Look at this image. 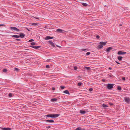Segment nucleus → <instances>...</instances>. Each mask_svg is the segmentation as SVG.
Returning a JSON list of instances; mask_svg holds the SVG:
<instances>
[{
	"mask_svg": "<svg viewBox=\"0 0 130 130\" xmlns=\"http://www.w3.org/2000/svg\"><path fill=\"white\" fill-rule=\"evenodd\" d=\"M107 42V41L105 42H99V44L98 45V47L99 49H101L103 47V46H105Z\"/></svg>",
	"mask_w": 130,
	"mask_h": 130,
	"instance_id": "nucleus-1",
	"label": "nucleus"
},
{
	"mask_svg": "<svg viewBox=\"0 0 130 130\" xmlns=\"http://www.w3.org/2000/svg\"><path fill=\"white\" fill-rule=\"evenodd\" d=\"M59 115H60L59 114H50L46 115L45 116H46V117H48L55 118L58 117Z\"/></svg>",
	"mask_w": 130,
	"mask_h": 130,
	"instance_id": "nucleus-2",
	"label": "nucleus"
},
{
	"mask_svg": "<svg viewBox=\"0 0 130 130\" xmlns=\"http://www.w3.org/2000/svg\"><path fill=\"white\" fill-rule=\"evenodd\" d=\"M114 84H107V87L108 89H112L114 85Z\"/></svg>",
	"mask_w": 130,
	"mask_h": 130,
	"instance_id": "nucleus-3",
	"label": "nucleus"
},
{
	"mask_svg": "<svg viewBox=\"0 0 130 130\" xmlns=\"http://www.w3.org/2000/svg\"><path fill=\"white\" fill-rule=\"evenodd\" d=\"M10 29L11 30H14L16 31H20L19 29L15 27H10Z\"/></svg>",
	"mask_w": 130,
	"mask_h": 130,
	"instance_id": "nucleus-4",
	"label": "nucleus"
},
{
	"mask_svg": "<svg viewBox=\"0 0 130 130\" xmlns=\"http://www.w3.org/2000/svg\"><path fill=\"white\" fill-rule=\"evenodd\" d=\"M126 53L125 52L119 51L118 52V54L119 55H122L124 54H126Z\"/></svg>",
	"mask_w": 130,
	"mask_h": 130,
	"instance_id": "nucleus-5",
	"label": "nucleus"
},
{
	"mask_svg": "<svg viewBox=\"0 0 130 130\" xmlns=\"http://www.w3.org/2000/svg\"><path fill=\"white\" fill-rule=\"evenodd\" d=\"M44 121L46 122L49 123H53L54 122L53 120H45Z\"/></svg>",
	"mask_w": 130,
	"mask_h": 130,
	"instance_id": "nucleus-6",
	"label": "nucleus"
},
{
	"mask_svg": "<svg viewBox=\"0 0 130 130\" xmlns=\"http://www.w3.org/2000/svg\"><path fill=\"white\" fill-rule=\"evenodd\" d=\"M49 43L53 47H55V45L53 43L52 41H48Z\"/></svg>",
	"mask_w": 130,
	"mask_h": 130,
	"instance_id": "nucleus-7",
	"label": "nucleus"
},
{
	"mask_svg": "<svg viewBox=\"0 0 130 130\" xmlns=\"http://www.w3.org/2000/svg\"><path fill=\"white\" fill-rule=\"evenodd\" d=\"M25 36V35L23 33H21L20 34L19 37L21 38H23Z\"/></svg>",
	"mask_w": 130,
	"mask_h": 130,
	"instance_id": "nucleus-8",
	"label": "nucleus"
},
{
	"mask_svg": "<svg viewBox=\"0 0 130 130\" xmlns=\"http://www.w3.org/2000/svg\"><path fill=\"white\" fill-rule=\"evenodd\" d=\"M29 46L31 47L36 49L39 48L41 47V46Z\"/></svg>",
	"mask_w": 130,
	"mask_h": 130,
	"instance_id": "nucleus-9",
	"label": "nucleus"
},
{
	"mask_svg": "<svg viewBox=\"0 0 130 130\" xmlns=\"http://www.w3.org/2000/svg\"><path fill=\"white\" fill-rule=\"evenodd\" d=\"M124 100L127 103H129L130 102V99L129 98H125Z\"/></svg>",
	"mask_w": 130,
	"mask_h": 130,
	"instance_id": "nucleus-10",
	"label": "nucleus"
},
{
	"mask_svg": "<svg viewBox=\"0 0 130 130\" xmlns=\"http://www.w3.org/2000/svg\"><path fill=\"white\" fill-rule=\"evenodd\" d=\"M113 48L111 47H108L106 51L107 52L109 53L110 52V50L112 49Z\"/></svg>",
	"mask_w": 130,
	"mask_h": 130,
	"instance_id": "nucleus-11",
	"label": "nucleus"
},
{
	"mask_svg": "<svg viewBox=\"0 0 130 130\" xmlns=\"http://www.w3.org/2000/svg\"><path fill=\"white\" fill-rule=\"evenodd\" d=\"M11 128H9L3 127L2 128V130H11Z\"/></svg>",
	"mask_w": 130,
	"mask_h": 130,
	"instance_id": "nucleus-12",
	"label": "nucleus"
},
{
	"mask_svg": "<svg viewBox=\"0 0 130 130\" xmlns=\"http://www.w3.org/2000/svg\"><path fill=\"white\" fill-rule=\"evenodd\" d=\"M53 37H51L50 36H47L45 38V40H49L50 39H52L54 38Z\"/></svg>",
	"mask_w": 130,
	"mask_h": 130,
	"instance_id": "nucleus-13",
	"label": "nucleus"
},
{
	"mask_svg": "<svg viewBox=\"0 0 130 130\" xmlns=\"http://www.w3.org/2000/svg\"><path fill=\"white\" fill-rule=\"evenodd\" d=\"M63 30L61 29H58L56 30V31L57 32L61 33L62 32Z\"/></svg>",
	"mask_w": 130,
	"mask_h": 130,
	"instance_id": "nucleus-14",
	"label": "nucleus"
},
{
	"mask_svg": "<svg viewBox=\"0 0 130 130\" xmlns=\"http://www.w3.org/2000/svg\"><path fill=\"white\" fill-rule=\"evenodd\" d=\"M63 92L65 94H67L69 95L70 94V93L67 90H66L64 91Z\"/></svg>",
	"mask_w": 130,
	"mask_h": 130,
	"instance_id": "nucleus-15",
	"label": "nucleus"
},
{
	"mask_svg": "<svg viewBox=\"0 0 130 130\" xmlns=\"http://www.w3.org/2000/svg\"><path fill=\"white\" fill-rule=\"evenodd\" d=\"M15 38H18L19 37V36L17 35H13L12 36H11Z\"/></svg>",
	"mask_w": 130,
	"mask_h": 130,
	"instance_id": "nucleus-16",
	"label": "nucleus"
},
{
	"mask_svg": "<svg viewBox=\"0 0 130 130\" xmlns=\"http://www.w3.org/2000/svg\"><path fill=\"white\" fill-rule=\"evenodd\" d=\"M57 100L58 99H57L54 98L51 99V101L52 102H54L57 101Z\"/></svg>",
	"mask_w": 130,
	"mask_h": 130,
	"instance_id": "nucleus-17",
	"label": "nucleus"
},
{
	"mask_svg": "<svg viewBox=\"0 0 130 130\" xmlns=\"http://www.w3.org/2000/svg\"><path fill=\"white\" fill-rule=\"evenodd\" d=\"M80 112L82 114H85L86 112V111L83 110H81L80 111Z\"/></svg>",
	"mask_w": 130,
	"mask_h": 130,
	"instance_id": "nucleus-18",
	"label": "nucleus"
},
{
	"mask_svg": "<svg viewBox=\"0 0 130 130\" xmlns=\"http://www.w3.org/2000/svg\"><path fill=\"white\" fill-rule=\"evenodd\" d=\"M82 4L84 6L87 7L88 6V4L86 3H82Z\"/></svg>",
	"mask_w": 130,
	"mask_h": 130,
	"instance_id": "nucleus-19",
	"label": "nucleus"
},
{
	"mask_svg": "<svg viewBox=\"0 0 130 130\" xmlns=\"http://www.w3.org/2000/svg\"><path fill=\"white\" fill-rule=\"evenodd\" d=\"M122 58L123 57H122L121 56H119L118 57V59L119 60L121 61L122 60Z\"/></svg>",
	"mask_w": 130,
	"mask_h": 130,
	"instance_id": "nucleus-20",
	"label": "nucleus"
},
{
	"mask_svg": "<svg viewBox=\"0 0 130 130\" xmlns=\"http://www.w3.org/2000/svg\"><path fill=\"white\" fill-rule=\"evenodd\" d=\"M102 106L103 107H104V108L107 107L108 106V105H107L106 104H103Z\"/></svg>",
	"mask_w": 130,
	"mask_h": 130,
	"instance_id": "nucleus-21",
	"label": "nucleus"
},
{
	"mask_svg": "<svg viewBox=\"0 0 130 130\" xmlns=\"http://www.w3.org/2000/svg\"><path fill=\"white\" fill-rule=\"evenodd\" d=\"M117 89L119 91H121V87L120 86H118L117 87Z\"/></svg>",
	"mask_w": 130,
	"mask_h": 130,
	"instance_id": "nucleus-22",
	"label": "nucleus"
},
{
	"mask_svg": "<svg viewBox=\"0 0 130 130\" xmlns=\"http://www.w3.org/2000/svg\"><path fill=\"white\" fill-rule=\"evenodd\" d=\"M82 84V83L81 82H79L78 84V86H81Z\"/></svg>",
	"mask_w": 130,
	"mask_h": 130,
	"instance_id": "nucleus-23",
	"label": "nucleus"
},
{
	"mask_svg": "<svg viewBox=\"0 0 130 130\" xmlns=\"http://www.w3.org/2000/svg\"><path fill=\"white\" fill-rule=\"evenodd\" d=\"M85 67V68L87 69V70H90V68L89 67Z\"/></svg>",
	"mask_w": 130,
	"mask_h": 130,
	"instance_id": "nucleus-24",
	"label": "nucleus"
},
{
	"mask_svg": "<svg viewBox=\"0 0 130 130\" xmlns=\"http://www.w3.org/2000/svg\"><path fill=\"white\" fill-rule=\"evenodd\" d=\"M7 69H4L3 70V72H6L7 71Z\"/></svg>",
	"mask_w": 130,
	"mask_h": 130,
	"instance_id": "nucleus-25",
	"label": "nucleus"
},
{
	"mask_svg": "<svg viewBox=\"0 0 130 130\" xmlns=\"http://www.w3.org/2000/svg\"><path fill=\"white\" fill-rule=\"evenodd\" d=\"M12 94L11 93H9L8 94V96L9 97H12Z\"/></svg>",
	"mask_w": 130,
	"mask_h": 130,
	"instance_id": "nucleus-26",
	"label": "nucleus"
},
{
	"mask_svg": "<svg viewBox=\"0 0 130 130\" xmlns=\"http://www.w3.org/2000/svg\"><path fill=\"white\" fill-rule=\"evenodd\" d=\"M81 128L80 127H77L76 128L75 130H82Z\"/></svg>",
	"mask_w": 130,
	"mask_h": 130,
	"instance_id": "nucleus-27",
	"label": "nucleus"
},
{
	"mask_svg": "<svg viewBox=\"0 0 130 130\" xmlns=\"http://www.w3.org/2000/svg\"><path fill=\"white\" fill-rule=\"evenodd\" d=\"M38 23H33L32 24V25L34 26H36L37 25Z\"/></svg>",
	"mask_w": 130,
	"mask_h": 130,
	"instance_id": "nucleus-28",
	"label": "nucleus"
},
{
	"mask_svg": "<svg viewBox=\"0 0 130 130\" xmlns=\"http://www.w3.org/2000/svg\"><path fill=\"white\" fill-rule=\"evenodd\" d=\"M31 44L32 45L31 46H33V45H35L36 43L34 42H32L31 43Z\"/></svg>",
	"mask_w": 130,
	"mask_h": 130,
	"instance_id": "nucleus-29",
	"label": "nucleus"
},
{
	"mask_svg": "<svg viewBox=\"0 0 130 130\" xmlns=\"http://www.w3.org/2000/svg\"><path fill=\"white\" fill-rule=\"evenodd\" d=\"M60 87L61 89H63L65 87L64 86H60Z\"/></svg>",
	"mask_w": 130,
	"mask_h": 130,
	"instance_id": "nucleus-30",
	"label": "nucleus"
},
{
	"mask_svg": "<svg viewBox=\"0 0 130 130\" xmlns=\"http://www.w3.org/2000/svg\"><path fill=\"white\" fill-rule=\"evenodd\" d=\"M14 70L15 71H18L19 70L18 68H14Z\"/></svg>",
	"mask_w": 130,
	"mask_h": 130,
	"instance_id": "nucleus-31",
	"label": "nucleus"
},
{
	"mask_svg": "<svg viewBox=\"0 0 130 130\" xmlns=\"http://www.w3.org/2000/svg\"><path fill=\"white\" fill-rule=\"evenodd\" d=\"M77 69V66H75L74 67V69L75 70H76Z\"/></svg>",
	"mask_w": 130,
	"mask_h": 130,
	"instance_id": "nucleus-32",
	"label": "nucleus"
},
{
	"mask_svg": "<svg viewBox=\"0 0 130 130\" xmlns=\"http://www.w3.org/2000/svg\"><path fill=\"white\" fill-rule=\"evenodd\" d=\"M109 78H110V77H112L113 76L112 75H109Z\"/></svg>",
	"mask_w": 130,
	"mask_h": 130,
	"instance_id": "nucleus-33",
	"label": "nucleus"
},
{
	"mask_svg": "<svg viewBox=\"0 0 130 130\" xmlns=\"http://www.w3.org/2000/svg\"><path fill=\"white\" fill-rule=\"evenodd\" d=\"M46 68H50V66L48 65H46Z\"/></svg>",
	"mask_w": 130,
	"mask_h": 130,
	"instance_id": "nucleus-34",
	"label": "nucleus"
},
{
	"mask_svg": "<svg viewBox=\"0 0 130 130\" xmlns=\"http://www.w3.org/2000/svg\"><path fill=\"white\" fill-rule=\"evenodd\" d=\"M90 54V53L89 52H88L86 53V55H89Z\"/></svg>",
	"mask_w": 130,
	"mask_h": 130,
	"instance_id": "nucleus-35",
	"label": "nucleus"
},
{
	"mask_svg": "<svg viewBox=\"0 0 130 130\" xmlns=\"http://www.w3.org/2000/svg\"><path fill=\"white\" fill-rule=\"evenodd\" d=\"M34 41V40L33 39H30V40H29V41H28V42H30L33 41Z\"/></svg>",
	"mask_w": 130,
	"mask_h": 130,
	"instance_id": "nucleus-36",
	"label": "nucleus"
},
{
	"mask_svg": "<svg viewBox=\"0 0 130 130\" xmlns=\"http://www.w3.org/2000/svg\"><path fill=\"white\" fill-rule=\"evenodd\" d=\"M93 90V89L92 88H91L89 89V91H92Z\"/></svg>",
	"mask_w": 130,
	"mask_h": 130,
	"instance_id": "nucleus-37",
	"label": "nucleus"
},
{
	"mask_svg": "<svg viewBox=\"0 0 130 130\" xmlns=\"http://www.w3.org/2000/svg\"><path fill=\"white\" fill-rule=\"evenodd\" d=\"M96 38L97 39H99L100 38V36L99 35H97L96 36Z\"/></svg>",
	"mask_w": 130,
	"mask_h": 130,
	"instance_id": "nucleus-38",
	"label": "nucleus"
},
{
	"mask_svg": "<svg viewBox=\"0 0 130 130\" xmlns=\"http://www.w3.org/2000/svg\"><path fill=\"white\" fill-rule=\"evenodd\" d=\"M109 105L111 106H112L113 105V104L111 103H109Z\"/></svg>",
	"mask_w": 130,
	"mask_h": 130,
	"instance_id": "nucleus-39",
	"label": "nucleus"
},
{
	"mask_svg": "<svg viewBox=\"0 0 130 130\" xmlns=\"http://www.w3.org/2000/svg\"><path fill=\"white\" fill-rule=\"evenodd\" d=\"M122 79L123 80H125V77H122Z\"/></svg>",
	"mask_w": 130,
	"mask_h": 130,
	"instance_id": "nucleus-40",
	"label": "nucleus"
},
{
	"mask_svg": "<svg viewBox=\"0 0 130 130\" xmlns=\"http://www.w3.org/2000/svg\"><path fill=\"white\" fill-rule=\"evenodd\" d=\"M102 81H103V82H105V79H102Z\"/></svg>",
	"mask_w": 130,
	"mask_h": 130,
	"instance_id": "nucleus-41",
	"label": "nucleus"
},
{
	"mask_svg": "<svg viewBox=\"0 0 130 130\" xmlns=\"http://www.w3.org/2000/svg\"><path fill=\"white\" fill-rule=\"evenodd\" d=\"M51 127V126H47L46 127V128H50Z\"/></svg>",
	"mask_w": 130,
	"mask_h": 130,
	"instance_id": "nucleus-42",
	"label": "nucleus"
},
{
	"mask_svg": "<svg viewBox=\"0 0 130 130\" xmlns=\"http://www.w3.org/2000/svg\"><path fill=\"white\" fill-rule=\"evenodd\" d=\"M5 25L4 24H0V26H4Z\"/></svg>",
	"mask_w": 130,
	"mask_h": 130,
	"instance_id": "nucleus-43",
	"label": "nucleus"
},
{
	"mask_svg": "<svg viewBox=\"0 0 130 130\" xmlns=\"http://www.w3.org/2000/svg\"><path fill=\"white\" fill-rule=\"evenodd\" d=\"M52 90H54L55 89L53 87V88H52Z\"/></svg>",
	"mask_w": 130,
	"mask_h": 130,
	"instance_id": "nucleus-44",
	"label": "nucleus"
},
{
	"mask_svg": "<svg viewBox=\"0 0 130 130\" xmlns=\"http://www.w3.org/2000/svg\"><path fill=\"white\" fill-rule=\"evenodd\" d=\"M54 48H55V49L56 50H55V51H56V50H57V48L56 47H55Z\"/></svg>",
	"mask_w": 130,
	"mask_h": 130,
	"instance_id": "nucleus-45",
	"label": "nucleus"
},
{
	"mask_svg": "<svg viewBox=\"0 0 130 130\" xmlns=\"http://www.w3.org/2000/svg\"><path fill=\"white\" fill-rule=\"evenodd\" d=\"M81 50L83 51H85L86 50V49H83Z\"/></svg>",
	"mask_w": 130,
	"mask_h": 130,
	"instance_id": "nucleus-46",
	"label": "nucleus"
},
{
	"mask_svg": "<svg viewBox=\"0 0 130 130\" xmlns=\"http://www.w3.org/2000/svg\"><path fill=\"white\" fill-rule=\"evenodd\" d=\"M17 41H21V40L20 39H18L16 40Z\"/></svg>",
	"mask_w": 130,
	"mask_h": 130,
	"instance_id": "nucleus-47",
	"label": "nucleus"
},
{
	"mask_svg": "<svg viewBox=\"0 0 130 130\" xmlns=\"http://www.w3.org/2000/svg\"><path fill=\"white\" fill-rule=\"evenodd\" d=\"M108 69L110 70H111L112 69V68H111L109 67V68Z\"/></svg>",
	"mask_w": 130,
	"mask_h": 130,
	"instance_id": "nucleus-48",
	"label": "nucleus"
},
{
	"mask_svg": "<svg viewBox=\"0 0 130 130\" xmlns=\"http://www.w3.org/2000/svg\"><path fill=\"white\" fill-rule=\"evenodd\" d=\"M51 60L50 59H47L46 60L47 61H49V60Z\"/></svg>",
	"mask_w": 130,
	"mask_h": 130,
	"instance_id": "nucleus-49",
	"label": "nucleus"
},
{
	"mask_svg": "<svg viewBox=\"0 0 130 130\" xmlns=\"http://www.w3.org/2000/svg\"><path fill=\"white\" fill-rule=\"evenodd\" d=\"M56 46H57V47H58L59 48H60V47H61L60 46H58V45H56Z\"/></svg>",
	"mask_w": 130,
	"mask_h": 130,
	"instance_id": "nucleus-50",
	"label": "nucleus"
},
{
	"mask_svg": "<svg viewBox=\"0 0 130 130\" xmlns=\"http://www.w3.org/2000/svg\"><path fill=\"white\" fill-rule=\"evenodd\" d=\"M116 62L118 64H120V63L118 62L117 61H116Z\"/></svg>",
	"mask_w": 130,
	"mask_h": 130,
	"instance_id": "nucleus-51",
	"label": "nucleus"
},
{
	"mask_svg": "<svg viewBox=\"0 0 130 130\" xmlns=\"http://www.w3.org/2000/svg\"><path fill=\"white\" fill-rule=\"evenodd\" d=\"M26 29L29 31H30L29 29H28V28H27Z\"/></svg>",
	"mask_w": 130,
	"mask_h": 130,
	"instance_id": "nucleus-52",
	"label": "nucleus"
},
{
	"mask_svg": "<svg viewBox=\"0 0 130 130\" xmlns=\"http://www.w3.org/2000/svg\"><path fill=\"white\" fill-rule=\"evenodd\" d=\"M24 50H29V49H24Z\"/></svg>",
	"mask_w": 130,
	"mask_h": 130,
	"instance_id": "nucleus-53",
	"label": "nucleus"
},
{
	"mask_svg": "<svg viewBox=\"0 0 130 130\" xmlns=\"http://www.w3.org/2000/svg\"><path fill=\"white\" fill-rule=\"evenodd\" d=\"M122 26V25L121 24H120V25H119V26Z\"/></svg>",
	"mask_w": 130,
	"mask_h": 130,
	"instance_id": "nucleus-54",
	"label": "nucleus"
},
{
	"mask_svg": "<svg viewBox=\"0 0 130 130\" xmlns=\"http://www.w3.org/2000/svg\"><path fill=\"white\" fill-rule=\"evenodd\" d=\"M36 19H39V18H36Z\"/></svg>",
	"mask_w": 130,
	"mask_h": 130,
	"instance_id": "nucleus-55",
	"label": "nucleus"
},
{
	"mask_svg": "<svg viewBox=\"0 0 130 130\" xmlns=\"http://www.w3.org/2000/svg\"><path fill=\"white\" fill-rule=\"evenodd\" d=\"M82 130H85V129H82Z\"/></svg>",
	"mask_w": 130,
	"mask_h": 130,
	"instance_id": "nucleus-56",
	"label": "nucleus"
}]
</instances>
